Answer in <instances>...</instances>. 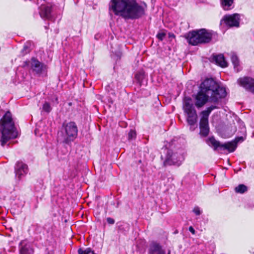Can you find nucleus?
I'll list each match as a JSON object with an SVG mask.
<instances>
[{
	"label": "nucleus",
	"mask_w": 254,
	"mask_h": 254,
	"mask_svg": "<svg viewBox=\"0 0 254 254\" xmlns=\"http://www.w3.org/2000/svg\"><path fill=\"white\" fill-rule=\"evenodd\" d=\"M147 5L135 0H112L110 8L116 15L127 19H135L145 14Z\"/></svg>",
	"instance_id": "nucleus-1"
},
{
	"label": "nucleus",
	"mask_w": 254,
	"mask_h": 254,
	"mask_svg": "<svg viewBox=\"0 0 254 254\" xmlns=\"http://www.w3.org/2000/svg\"><path fill=\"white\" fill-rule=\"evenodd\" d=\"M0 131L1 133L0 142L2 146L9 140L15 138L18 135L12 119L11 114L9 111L7 112L0 120Z\"/></svg>",
	"instance_id": "nucleus-2"
},
{
	"label": "nucleus",
	"mask_w": 254,
	"mask_h": 254,
	"mask_svg": "<svg viewBox=\"0 0 254 254\" xmlns=\"http://www.w3.org/2000/svg\"><path fill=\"white\" fill-rule=\"evenodd\" d=\"M77 127L74 122L63 124L61 130L58 133V141L61 143L69 144L77 137Z\"/></svg>",
	"instance_id": "nucleus-3"
},
{
	"label": "nucleus",
	"mask_w": 254,
	"mask_h": 254,
	"mask_svg": "<svg viewBox=\"0 0 254 254\" xmlns=\"http://www.w3.org/2000/svg\"><path fill=\"white\" fill-rule=\"evenodd\" d=\"M189 44L195 46L199 44L209 43L212 39V33L205 29L193 31L188 34Z\"/></svg>",
	"instance_id": "nucleus-4"
},
{
	"label": "nucleus",
	"mask_w": 254,
	"mask_h": 254,
	"mask_svg": "<svg viewBox=\"0 0 254 254\" xmlns=\"http://www.w3.org/2000/svg\"><path fill=\"white\" fill-rule=\"evenodd\" d=\"M183 109L185 113L187 114V120L190 126H193L197 122V115L191 99L186 98L184 100Z\"/></svg>",
	"instance_id": "nucleus-5"
},
{
	"label": "nucleus",
	"mask_w": 254,
	"mask_h": 254,
	"mask_svg": "<svg viewBox=\"0 0 254 254\" xmlns=\"http://www.w3.org/2000/svg\"><path fill=\"white\" fill-rule=\"evenodd\" d=\"M216 108H217L216 106L212 105L200 113V134L203 136H207L209 133L208 117L211 111Z\"/></svg>",
	"instance_id": "nucleus-6"
},
{
	"label": "nucleus",
	"mask_w": 254,
	"mask_h": 254,
	"mask_svg": "<svg viewBox=\"0 0 254 254\" xmlns=\"http://www.w3.org/2000/svg\"><path fill=\"white\" fill-rule=\"evenodd\" d=\"M206 142L210 146L213 147L215 150H216L218 147H220L223 148L224 149L227 150L229 152H234L237 146L236 141L233 140L231 142L221 144L219 141L216 140L213 136L207 139Z\"/></svg>",
	"instance_id": "nucleus-7"
},
{
	"label": "nucleus",
	"mask_w": 254,
	"mask_h": 254,
	"mask_svg": "<svg viewBox=\"0 0 254 254\" xmlns=\"http://www.w3.org/2000/svg\"><path fill=\"white\" fill-rule=\"evenodd\" d=\"M184 160V157L182 154L168 150L164 161V166L176 165L179 166Z\"/></svg>",
	"instance_id": "nucleus-8"
},
{
	"label": "nucleus",
	"mask_w": 254,
	"mask_h": 254,
	"mask_svg": "<svg viewBox=\"0 0 254 254\" xmlns=\"http://www.w3.org/2000/svg\"><path fill=\"white\" fill-rule=\"evenodd\" d=\"M210 95L211 101L217 102L219 99L224 98L226 96V91L224 88L216 84L214 90L212 91Z\"/></svg>",
	"instance_id": "nucleus-9"
},
{
	"label": "nucleus",
	"mask_w": 254,
	"mask_h": 254,
	"mask_svg": "<svg viewBox=\"0 0 254 254\" xmlns=\"http://www.w3.org/2000/svg\"><path fill=\"white\" fill-rule=\"evenodd\" d=\"M216 84L212 79H206L201 84L200 90L209 95L214 90Z\"/></svg>",
	"instance_id": "nucleus-10"
},
{
	"label": "nucleus",
	"mask_w": 254,
	"mask_h": 254,
	"mask_svg": "<svg viewBox=\"0 0 254 254\" xmlns=\"http://www.w3.org/2000/svg\"><path fill=\"white\" fill-rule=\"evenodd\" d=\"M238 81L240 85L244 87L246 89L254 94V79L248 77H245L240 78Z\"/></svg>",
	"instance_id": "nucleus-11"
},
{
	"label": "nucleus",
	"mask_w": 254,
	"mask_h": 254,
	"mask_svg": "<svg viewBox=\"0 0 254 254\" xmlns=\"http://www.w3.org/2000/svg\"><path fill=\"white\" fill-rule=\"evenodd\" d=\"M239 15L238 14L233 15H225L223 18V20L226 24L230 27H238L239 25Z\"/></svg>",
	"instance_id": "nucleus-12"
},
{
	"label": "nucleus",
	"mask_w": 254,
	"mask_h": 254,
	"mask_svg": "<svg viewBox=\"0 0 254 254\" xmlns=\"http://www.w3.org/2000/svg\"><path fill=\"white\" fill-rule=\"evenodd\" d=\"M148 254H166V251L159 243L153 242L149 247Z\"/></svg>",
	"instance_id": "nucleus-13"
},
{
	"label": "nucleus",
	"mask_w": 254,
	"mask_h": 254,
	"mask_svg": "<svg viewBox=\"0 0 254 254\" xmlns=\"http://www.w3.org/2000/svg\"><path fill=\"white\" fill-rule=\"evenodd\" d=\"M209 95L200 90L195 97V106L200 108L203 106L207 101Z\"/></svg>",
	"instance_id": "nucleus-14"
},
{
	"label": "nucleus",
	"mask_w": 254,
	"mask_h": 254,
	"mask_svg": "<svg viewBox=\"0 0 254 254\" xmlns=\"http://www.w3.org/2000/svg\"><path fill=\"white\" fill-rule=\"evenodd\" d=\"M31 67L37 74H40L44 70L46 66L35 58H32L31 61Z\"/></svg>",
	"instance_id": "nucleus-15"
},
{
	"label": "nucleus",
	"mask_w": 254,
	"mask_h": 254,
	"mask_svg": "<svg viewBox=\"0 0 254 254\" xmlns=\"http://www.w3.org/2000/svg\"><path fill=\"white\" fill-rule=\"evenodd\" d=\"M51 11V6L42 4L40 7L39 13L42 18L51 20L52 18Z\"/></svg>",
	"instance_id": "nucleus-16"
},
{
	"label": "nucleus",
	"mask_w": 254,
	"mask_h": 254,
	"mask_svg": "<svg viewBox=\"0 0 254 254\" xmlns=\"http://www.w3.org/2000/svg\"><path fill=\"white\" fill-rule=\"evenodd\" d=\"M15 170L16 176L20 178L22 176L27 173L28 167L27 165L22 162H18L16 164Z\"/></svg>",
	"instance_id": "nucleus-17"
},
{
	"label": "nucleus",
	"mask_w": 254,
	"mask_h": 254,
	"mask_svg": "<svg viewBox=\"0 0 254 254\" xmlns=\"http://www.w3.org/2000/svg\"><path fill=\"white\" fill-rule=\"evenodd\" d=\"M32 251L30 249V245L26 241H23L20 244V254H32Z\"/></svg>",
	"instance_id": "nucleus-18"
},
{
	"label": "nucleus",
	"mask_w": 254,
	"mask_h": 254,
	"mask_svg": "<svg viewBox=\"0 0 254 254\" xmlns=\"http://www.w3.org/2000/svg\"><path fill=\"white\" fill-rule=\"evenodd\" d=\"M213 60L216 64L222 67H225L227 66V63L225 60L224 57L222 54L214 56Z\"/></svg>",
	"instance_id": "nucleus-19"
},
{
	"label": "nucleus",
	"mask_w": 254,
	"mask_h": 254,
	"mask_svg": "<svg viewBox=\"0 0 254 254\" xmlns=\"http://www.w3.org/2000/svg\"><path fill=\"white\" fill-rule=\"evenodd\" d=\"M248 190V188L243 184H240L235 188V191L237 193H244Z\"/></svg>",
	"instance_id": "nucleus-20"
},
{
	"label": "nucleus",
	"mask_w": 254,
	"mask_h": 254,
	"mask_svg": "<svg viewBox=\"0 0 254 254\" xmlns=\"http://www.w3.org/2000/svg\"><path fill=\"white\" fill-rule=\"evenodd\" d=\"M221 5L224 10H228L233 3V0H221Z\"/></svg>",
	"instance_id": "nucleus-21"
},
{
	"label": "nucleus",
	"mask_w": 254,
	"mask_h": 254,
	"mask_svg": "<svg viewBox=\"0 0 254 254\" xmlns=\"http://www.w3.org/2000/svg\"><path fill=\"white\" fill-rule=\"evenodd\" d=\"M231 61L232 62L234 66V68H236L238 65L239 64V61L238 59V57L236 56V55L233 53H232L231 54Z\"/></svg>",
	"instance_id": "nucleus-22"
},
{
	"label": "nucleus",
	"mask_w": 254,
	"mask_h": 254,
	"mask_svg": "<svg viewBox=\"0 0 254 254\" xmlns=\"http://www.w3.org/2000/svg\"><path fill=\"white\" fill-rule=\"evenodd\" d=\"M43 110L46 112L49 113L51 111L52 108L49 103L45 102L43 106Z\"/></svg>",
	"instance_id": "nucleus-23"
},
{
	"label": "nucleus",
	"mask_w": 254,
	"mask_h": 254,
	"mask_svg": "<svg viewBox=\"0 0 254 254\" xmlns=\"http://www.w3.org/2000/svg\"><path fill=\"white\" fill-rule=\"evenodd\" d=\"M136 137V132L135 130L131 129L128 134V139L129 140L134 139Z\"/></svg>",
	"instance_id": "nucleus-24"
},
{
	"label": "nucleus",
	"mask_w": 254,
	"mask_h": 254,
	"mask_svg": "<svg viewBox=\"0 0 254 254\" xmlns=\"http://www.w3.org/2000/svg\"><path fill=\"white\" fill-rule=\"evenodd\" d=\"M30 49H29V47L28 45H24V47H23V49L21 51V52L22 53V54L23 55L28 53L30 52Z\"/></svg>",
	"instance_id": "nucleus-25"
},
{
	"label": "nucleus",
	"mask_w": 254,
	"mask_h": 254,
	"mask_svg": "<svg viewBox=\"0 0 254 254\" xmlns=\"http://www.w3.org/2000/svg\"><path fill=\"white\" fill-rule=\"evenodd\" d=\"M166 36V33L164 32H159L157 35V38L160 41H162Z\"/></svg>",
	"instance_id": "nucleus-26"
},
{
	"label": "nucleus",
	"mask_w": 254,
	"mask_h": 254,
	"mask_svg": "<svg viewBox=\"0 0 254 254\" xmlns=\"http://www.w3.org/2000/svg\"><path fill=\"white\" fill-rule=\"evenodd\" d=\"M193 212L197 215L200 214V211L198 207H195L193 209Z\"/></svg>",
	"instance_id": "nucleus-27"
},
{
	"label": "nucleus",
	"mask_w": 254,
	"mask_h": 254,
	"mask_svg": "<svg viewBox=\"0 0 254 254\" xmlns=\"http://www.w3.org/2000/svg\"><path fill=\"white\" fill-rule=\"evenodd\" d=\"M142 78L143 75L141 73H137L135 75V78L139 81L141 80Z\"/></svg>",
	"instance_id": "nucleus-28"
},
{
	"label": "nucleus",
	"mask_w": 254,
	"mask_h": 254,
	"mask_svg": "<svg viewBox=\"0 0 254 254\" xmlns=\"http://www.w3.org/2000/svg\"><path fill=\"white\" fill-rule=\"evenodd\" d=\"M107 221L110 224H113L115 223V220L113 218L110 217H108L107 218Z\"/></svg>",
	"instance_id": "nucleus-29"
},
{
	"label": "nucleus",
	"mask_w": 254,
	"mask_h": 254,
	"mask_svg": "<svg viewBox=\"0 0 254 254\" xmlns=\"http://www.w3.org/2000/svg\"><path fill=\"white\" fill-rule=\"evenodd\" d=\"M244 140L243 137H238L235 138L234 141H236V144L237 145V143L239 141H243Z\"/></svg>",
	"instance_id": "nucleus-30"
},
{
	"label": "nucleus",
	"mask_w": 254,
	"mask_h": 254,
	"mask_svg": "<svg viewBox=\"0 0 254 254\" xmlns=\"http://www.w3.org/2000/svg\"><path fill=\"white\" fill-rule=\"evenodd\" d=\"M83 252L85 253V254H89L91 252H92V254H95L94 252H92L91 249L87 248L85 250H83Z\"/></svg>",
	"instance_id": "nucleus-31"
},
{
	"label": "nucleus",
	"mask_w": 254,
	"mask_h": 254,
	"mask_svg": "<svg viewBox=\"0 0 254 254\" xmlns=\"http://www.w3.org/2000/svg\"><path fill=\"white\" fill-rule=\"evenodd\" d=\"M189 231L192 234H195V230L193 228V227L192 226H190L189 228Z\"/></svg>",
	"instance_id": "nucleus-32"
},
{
	"label": "nucleus",
	"mask_w": 254,
	"mask_h": 254,
	"mask_svg": "<svg viewBox=\"0 0 254 254\" xmlns=\"http://www.w3.org/2000/svg\"><path fill=\"white\" fill-rule=\"evenodd\" d=\"M78 254H85V253L83 252V250L82 249H79L78 250Z\"/></svg>",
	"instance_id": "nucleus-33"
}]
</instances>
